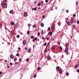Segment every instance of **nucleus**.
I'll use <instances>...</instances> for the list:
<instances>
[{
	"label": "nucleus",
	"mask_w": 79,
	"mask_h": 79,
	"mask_svg": "<svg viewBox=\"0 0 79 79\" xmlns=\"http://www.w3.org/2000/svg\"><path fill=\"white\" fill-rule=\"evenodd\" d=\"M26 60L27 62H29V58H28L26 59Z\"/></svg>",
	"instance_id": "obj_19"
},
{
	"label": "nucleus",
	"mask_w": 79,
	"mask_h": 79,
	"mask_svg": "<svg viewBox=\"0 0 79 79\" xmlns=\"http://www.w3.org/2000/svg\"><path fill=\"white\" fill-rule=\"evenodd\" d=\"M46 45H47V43L46 42L44 44V46H45Z\"/></svg>",
	"instance_id": "obj_29"
},
{
	"label": "nucleus",
	"mask_w": 79,
	"mask_h": 79,
	"mask_svg": "<svg viewBox=\"0 0 79 79\" xmlns=\"http://www.w3.org/2000/svg\"><path fill=\"white\" fill-rule=\"evenodd\" d=\"M67 24L68 26H70V23L69 22H68L67 23Z\"/></svg>",
	"instance_id": "obj_20"
},
{
	"label": "nucleus",
	"mask_w": 79,
	"mask_h": 79,
	"mask_svg": "<svg viewBox=\"0 0 79 79\" xmlns=\"http://www.w3.org/2000/svg\"><path fill=\"white\" fill-rule=\"evenodd\" d=\"M59 73H62V69H60L59 71Z\"/></svg>",
	"instance_id": "obj_16"
},
{
	"label": "nucleus",
	"mask_w": 79,
	"mask_h": 79,
	"mask_svg": "<svg viewBox=\"0 0 79 79\" xmlns=\"http://www.w3.org/2000/svg\"><path fill=\"white\" fill-rule=\"evenodd\" d=\"M26 44V40H23V45H24Z\"/></svg>",
	"instance_id": "obj_4"
},
{
	"label": "nucleus",
	"mask_w": 79,
	"mask_h": 79,
	"mask_svg": "<svg viewBox=\"0 0 79 79\" xmlns=\"http://www.w3.org/2000/svg\"><path fill=\"white\" fill-rule=\"evenodd\" d=\"M37 35H38V36H39V35H40V33L38 32L37 33Z\"/></svg>",
	"instance_id": "obj_36"
},
{
	"label": "nucleus",
	"mask_w": 79,
	"mask_h": 79,
	"mask_svg": "<svg viewBox=\"0 0 79 79\" xmlns=\"http://www.w3.org/2000/svg\"><path fill=\"white\" fill-rule=\"evenodd\" d=\"M49 45H50V44H49V43H48L46 45V47H48L49 46Z\"/></svg>",
	"instance_id": "obj_27"
},
{
	"label": "nucleus",
	"mask_w": 79,
	"mask_h": 79,
	"mask_svg": "<svg viewBox=\"0 0 79 79\" xmlns=\"http://www.w3.org/2000/svg\"><path fill=\"white\" fill-rule=\"evenodd\" d=\"M37 38L36 37H35V38L34 39V40H37Z\"/></svg>",
	"instance_id": "obj_39"
},
{
	"label": "nucleus",
	"mask_w": 79,
	"mask_h": 79,
	"mask_svg": "<svg viewBox=\"0 0 79 79\" xmlns=\"http://www.w3.org/2000/svg\"><path fill=\"white\" fill-rule=\"evenodd\" d=\"M18 50H21V48H18Z\"/></svg>",
	"instance_id": "obj_51"
},
{
	"label": "nucleus",
	"mask_w": 79,
	"mask_h": 79,
	"mask_svg": "<svg viewBox=\"0 0 79 79\" xmlns=\"http://www.w3.org/2000/svg\"><path fill=\"white\" fill-rule=\"evenodd\" d=\"M16 56H19V53H17L16 54Z\"/></svg>",
	"instance_id": "obj_31"
},
{
	"label": "nucleus",
	"mask_w": 79,
	"mask_h": 79,
	"mask_svg": "<svg viewBox=\"0 0 79 79\" xmlns=\"http://www.w3.org/2000/svg\"><path fill=\"white\" fill-rule=\"evenodd\" d=\"M19 61H21V59H19Z\"/></svg>",
	"instance_id": "obj_46"
},
{
	"label": "nucleus",
	"mask_w": 79,
	"mask_h": 79,
	"mask_svg": "<svg viewBox=\"0 0 79 79\" xmlns=\"http://www.w3.org/2000/svg\"><path fill=\"white\" fill-rule=\"evenodd\" d=\"M68 51V48H66L65 49V52L67 53Z\"/></svg>",
	"instance_id": "obj_3"
},
{
	"label": "nucleus",
	"mask_w": 79,
	"mask_h": 79,
	"mask_svg": "<svg viewBox=\"0 0 79 79\" xmlns=\"http://www.w3.org/2000/svg\"><path fill=\"white\" fill-rule=\"evenodd\" d=\"M40 3H41V5H43V4H44V1H41L40 2Z\"/></svg>",
	"instance_id": "obj_24"
},
{
	"label": "nucleus",
	"mask_w": 79,
	"mask_h": 79,
	"mask_svg": "<svg viewBox=\"0 0 79 79\" xmlns=\"http://www.w3.org/2000/svg\"><path fill=\"white\" fill-rule=\"evenodd\" d=\"M14 24H15V23H14V22H10V25L11 26H13V25H14Z\"/></svg>",
	"instance_id": "obj_9"
},
{
	"label": "nucleus",
	"mask_w": 79,
	"mask_h": 79,
	"mask_svg": "<svg viewBox=\"0 0 79 79\" xmlns=\"http://www.w3.org/2000/svg\"><path fill=\"white\" fill-rule=\"evenodd\" d=\"M4 62H5V63H7V61L6 60H5Z\"/></svg>",
	"instance_id": "obj_45"
},
{
	"label": "nucleus",
	"mask_w": 79,
	"mask_h": 79,
	"mask_svg": "<svg viewBox=\"0 0 79 79\" xmlns=\"http://www.w3.org/2000/svg\"><path fill=\"white\" fill-rule=\"evenodd\" d=\"M59 68H60V67H59L58 66H57L56 67V70H59Z\"/></svg>",
	"instance_id": "obj_17"
},
{
	"label": "nucleus",
	"mask_w": 79,
	"mask_h": 79,
	"mask_svg": "<svg viewBox=\"0 0 79 79\" xmlns=\"http://www.w3.org/2000/svg\"><path fill=\"white\" fill-rule=\"evenodd\" d=\"M24 17H27V13L26 12H25L23 14Z\"/></svg>",
	"instance_id": "obj_2"
},
{
	"label": "nucleus",
	"mask_w": 79,
	"mask_h": 79,
	"mask_svg": "<svg viewBox=\"0 0 79 79\" xmlns=\"http://www.w3.org/2000/svg\"><path fill=\"white\" fill-rule=\"evenodd\" d=\"M10 58L11 59L13 58V55H11L10 56Z\"/></svg>",
	"instance_id": "obj_18"
},
{
	"label": "nucleus",
	"mask_w": 79,
	"mask_h": 79,
	"mask_svg": "<svg viewBox=\"0 0 79 79\" xmlns=\"http://www.w3.org/2000/svg\"><path fill=\"white\" fill-rule=\"evenodd\" d=\"M58 44L59 45H60V42H58Z\"/></svg>",
	"instance_id": "obj_52"
},
{
	"label": "nucleus",
	"mask_w": 79,
	"mask_h": 79,
	"mask_svg": "<svg viewBox=\"0 0 79 79\" xmlns=\"http://www.w3.org/2000/svg\"><path fill=\"white\" fill-rule=\"evenodd\" d=\"M42 17H43V18H45V16H44V15H43L42 16Z\"/></svg>",
	"instance_id": "obj_58"
},
{
	"label": "nucleus",
	"mask_w": 79,
	"mask_h": 79,
	"mask_svg": "<svg viewBox=\"0 0 79 79\" xmlns=\"http://www.w3.org/2000/svg\"><path fill=\"white\" fill-rule=\"evenodd\" d=\"M17 60V58H15L14 60V61H16Z\"/></svg>",
	"instance_id": "obj_33"
},
{
	"label": "nucleus",
	"mask_w": 79,
	"mask_h": 79,
	"mask_svg": "<svg viewBox=\"0 0 79 79\" xmlns=\"http://www.w3.org/2000/svg\"><path fill=\"white\" fill-rule=\"evenodd\" d=\"M6 2V0L3 1L2 2V7L4 8H6L7 5Z\"/></svg>",
	"instance_id": "obj_1"
},
{
	"label": "nucleus",
	"mask_w": 79,
	"mask_h": 79,
	"mask_svg": "<svg viewBox=\"0 0 79 79\" xmlns=\"http://www.w3.org/2000/svg\"><path fill=\"white\" fill-rule=\"evenodd\" d=\"M33 27H35L36 26H35V25H33V26H32Z\"/></svg>",
	"instance_id": "obj_35"
},
{
	"label": "nucleus",
	"mask_w": 79,
	"mask_h": 79,
	"mask_svg": "<svg viewBox=\"0 0 79 79\" xmlns=\"http://www.w3.org/2000/svg\"><path fill=\"white\" fill-rule=\"evenodd\" d=\"M31 39H34V36H31Z\"/></svg>",
	"instance_id": "obj_32"
},
{
	"label": "nucleus",
	"mask_w": 79,
	"mask_h": 79,
	"mask_svg": "<svg viewBox=\"0 0 79 79\" xmlns=\"http://www.w3.org/2000/svg\"><path fill=\"white\" fill-rule=\"evenodd\" d=\"M59 48L60 49L61 51H62V50H63V48H62V47H61V46H60Z\"/></svg>",
	"instance_id": "obj_23"
},
{
	"label": "nucleus",
	"mask_w": 79,
	"mask_h": 79,
	"mask_svg": "<svg viewBox=\"0 0 79 79\" xmlns=\"http://www.w3.org/2000/svg\"><path fill=\"white\" fill-rule=\"evenodd\" d=\"M25 49L26 50H27V48H26Z\"/></svg>",
	"instance_id": "obj_59"
},
{
	"label": "nucleus",
	"mask_w": 79,
	"mask_h": 79,
	"mask_svg": "<svg viewBox=\"0 0 79 79\" xmlns=\"http://www.w3.org/2000/svg\"><path fill=\"white\" fill-rule=\"evenodd\" d=\"M44 31L43 30H42L41 31V34H42L44 35V34H45V31H44Z\"/></svg>",
	"instance_id": "obj_11"
},
{
	"label": "nucleus",
	"mask_w": 79,
	"mask_h": 79,
	"mask_svg": "<svg viewBox=\"0 0 79 79\" xmlns=\"http://www.w3.org/2000/svg\"><path fill=\"white\" fill-rule=\"evenodd\" d=\"M66 13H68V12H69V10H66Z\"/></svg>",
	"instance_id": "obj_47"
},
{
	"label": "nucleus",
	"mask_w": 79,
	"mask_h": 79,
	"mask_svg": "<svg viewBox=\"0 0 79 79\" xmlns=\"http://www.w3.org/2000/svg\"><path fill=\"white\" fill-rule=\"evenodd\" d=\"M68 18H66V19H65V20L66 21H68Z\"/></svg>",
	"instance_id": "obj_41"
},
{
	"label": "nucleus",
	"mask_w": 79,
	"mask_h": 79,
	"mask_svg": "<svg viewBox=\"0 0 79 79\" xmlns=\"http://www.w3.org/2000/svg\"><path fill=\"white\" fill-rule=\"evenodd\" d=\"M74 22V20L73 19H71V20L70 21V23L71 24H73Z\"/></svg>",
	"instance_id": "obj_10"
},
{
	"label": "nucleus",
	"mask_w": 79,
	"mask_h": 79,
	"mask_svg": "<svg viewBox=\"0 0 79 79\" xmlns=\"http://www.w3.org/2000/svg\"><path fill=\"white\" fill-rule=\"evenodd\" d=\"M77 73H79V69H78L77 70Z\"/></svg>",
	"instance_id": "obj_54"
},
{
	"label": "nucleus",
	"mask_w": 79,
	"mask_h": 79,
	"mask_svg": "<svg viewBox=\"0 0 79 79\" xmlns=\"http://www.w3.org/2000/svg\"><path fill=\"white\" fill-rule=\"evenodd\" d=\"M51 57H50V56H47V59L48 60H50V59H51Z\"/></svg>",
	"instance_id": "obj_7"
},
{
	"label": "nucleus",
	"mask_w": 79,
	"mask_h": 79,
	"mask_svg": "<svg viewBox=\"0 0 79 79\" xmlns=\"http://www.w3.org/2000/svg\"><path fill=\"white\" fill-rule=\"evenodd\" d=\"M32 10H37V8H36L35 7L34 8L32 9Z\"/></svg>",
	"instance_id": "obj_26"
},
{
	"label": "nucleus",
	"mask_w": 79,
	"mask_h": 79,
	"mask_svg": "<svg viewBox=\"0 0 79 79\" xmlns=\"http://www.w3.org/2000/svg\"><path fill=\"white\" fill-rule=\"evenodd\" d=\"M48 2V0H45V2Z\"/></svg>",
	"instance_id": "obj_48"
},
{
	"label": "nucleus",
	"mask_w": 79,
	"mask_h": 79,
	"mask_svg": "<svg viewBox=\"0 0 79 79\" xmlns=\"http://www.w3.org/2000/svg\"><path fill=\"white\" fill-rule=\"evenodd\" d=\"M50 28H48V31H50Z\"/></svg>",
	"instance_id": "obj_57"
},
{
	"label": "nucleus",
	"mask_w": 79,
	"mask_h": 79,
	"mask_svg": "<svg viewBox=\"0 0 79 79\" xmlns=\"http://www.w3.org/2000/svg\"><path fill=\"white\" fill-rule=\"evenodd\" d=\"M73 16L75 17L76 16V14H74L73 15Z\"/></svg>",
	"instance_id": "obj_44"
},
{
	"label": "nucleus",
	"mask_w": 79,
	"mask_h": 79,
	"mask_svg": "<svg viewBox=\"0 0 79 79\" xmlns=\"http://www.w3.org/2000/svg\"><path fill=\"white\" fill-rule=\"evenodd\" d=\"M45 39V38L44 37H42V39H43H43Z\"/></svg>",
	"instance_id": "obj_50"
},
{
	"label": "nucleus",
	"mask_w": 79,
	"mask_h": 79,
	"mask_svg": "<svg viewBox=\"0 0 79 79\" xmlns=\"http://www.w3.org/2000/svg\"><path fill=\"white\" fill-rule=\"evenodd\" d=\"M67 22H68V20H66L65 21V22L67 23Z\"/></svg>",
	"instance_id": "obj_60"
},
{
	"label": "nucleus",
	"mask_w": 79,
	"mask_h": 79,
	"mask_svg": "<svg viewBox=\"0 0 79 79\" xmlns=\"http://www.w3.org/2000/svg\"><path fill=\"white\" fill-rule=\"evenodd\" d=\"M38 6H40V5H41V4H40V3H39V4H38Z\"/></svg>",
	"instance_id": "obj_42"
},
{
	"label": "nucleus",
	"mask_w": 79,
	"mask_h": 79,
	"mask_svg": "<svg viewBox=\"0 0 79 79\" xmlns=\"http://www.w3.org/2000/svg\"><path fill=\"white\" fill-rule=\"evenodd\" d=\"M19 25H18V24H17L16 25V28H18V27H19Z\"/></svg>",
	"instance_id": "obj_21"
},
{
	"label": "nucleus",
	"mask_w": 79,
	"mask_h": 79,
	"mask_svg": "<svg viewBox=\"0 0 79 79\" xmlns=\"http://www.w3.org/2000/svg\"><path fill=\"white\" fill-rule=\"evenodd\" d=\"M27 34L28 35H29V34H30V32L29 31H27Z\"/></svg>",
	"instance_id": "obj_25"
},
{
	"label": "nucleus",
	"mask_w": 79,
	"mask_h": 79,
	"mask_svg": "<svg viewBox=\"0 0 79 79\" xmlns=\"http://www.w3.org/2000/svg\"><path fill=\"white\" fill-rule=\"evenodd\" d=\"M15 64H18V62H15Z\"/></svg>",
	"instance_id": "obj_64"
},
{
	"label": "nucleus",
	"mask_w": 79,
	"mask_h": 79,
	"mask_svg": "<svg viewBox=\"0 0 79 79\" xmlns=\"http://www.w3.org/2000/svg\"><path fill=\"white\" fill-rule=\"evenodd\" d=\"M13 12V10H10V13H12Z\"/></svg>",
	"instance_id": "obj_22"
},
{
	"label": "nucleus",
	"mask_w": 79,
	"mask_h": 79,
	"mask_svg": "<svg viewBox=\"0 0 79 79\" xmlns=\"http://www.w3.org/2000/svg\"><path fill=\"white\" fill-rule=\"evenodd\" d=\"M44 52H45L46 53L47 52V49L46 48H45L44 50Z\"/></svg>",
	"instance_id": "obj_30"
},
{
	"label": "nucleus",
	"mask_w": 79,
	"mask_h": 79,
	"mask_svg": "<svg viewBox=\"0 0 79 79\" xmlns=\"http://www.w3.org/2000/svg\"><path fill=\"white\" fill-rule=\"evenodd\" d=\"M77 24H79V20H77Z\"/></svg>",
	"instance_id": "obj_43"
},
{
	"label": "nucleus",
	"mask_w": 79,
	"mask_h": 79,
	"mask_svg": "<svg viewBox=\"0 0 79 79\" xmlns=\"http://www.w3.org/2000/svg\"><path fill=\"white\" fill-rule=\"evenodd\" d=\"M28 26L30 27V26L29 25V24H28Z\"/></svg>",
	"instance_id": "obj_56"
},
{
	"label": "nucleus",
	"mask_w": 79,
	"mask_h": 79,
	"mask_svg": "<svg viewBox=\"0 0 79 79\" xmlns=\"http://www.w3.org/2000/svg\"><path fill=\"white\" fill-rule=\"evenodd\" d=\"M31 50L30 49H29L28 50V53H31Z\"/></svg>",
	"instance_id": "obj_14"
},
{
	"label": "nucleus",
	"mask_w": 79,
	"mask_h": 79,
	"mask_svg": "<svg viewBox=\"0 0 79 79\" xmlns=\"http://www.w3.org/2000/svg\"><path fill=\"white\" fill-rule=\"evenodd\" d=\"M69 46V43H67L65 44V46L66 48H68V47Z\"/></svg>",
	"instance_id": "obj_5"
},
{
	"label": "nucleus",
	"mask_w": 79,
	"mask_h": 79,
	"mask_svg": "<svg viewBox=\"0 0 79 79\" xmlns=\"http://www.w3.org/2000/svg\"><path fill=\"white\" fill-rule=\"evenodd\" d=\"M55 48V45H54L52 46L51 48V50H53V49Z\"/></svg>",
	"instance_id": "obj_8"
},
{
	"label": "nucleus",
	"mask_w": 79,
	"mask_h": 79,
	"mask_svg": "<svg viewBox=\"0 0 79 79\" xmlns=\"http://www.w3.org/2000/svg\"><path fill=\"white\" fill-rule=\"evenodd\" d=\"M2 74V72H0V74Z\"/></svg>",
	"instance_id": "obj_53"
},
{
	"label": "nucleus",
	"mask_w": 79,
	"mask_h": 79,
	"mask_svg": "<svg viewBox=\"0 0 79 79\" xmlns=\"http://www.w3.org/2000/svg\"><path fill=\"white\" fill-rule=\"evenodd\" d=\"M55 8L56 10H57V7H56Z\"/></svg>",
	"instance_id": "obj_61"
},
{
	"label": "nucleus",
	"mask_w": 79,
	"mask_h": 79,
	"mask_svg": "<svg viewBox=\"0 0 79 79\" xmlns=\"http://www.w3.org/2000/svg\"><path fill=\"white\" fill-rule=\"evenodd\" d=\"M75 67H76V68H77V65H76L75 66Z\"/></svg>",
	"instance_id": "obj_63"
},
{
	"label": "nucleus",
	"mask_w": 79,
	"mask_h": 79,
	"mask_svg": "<svg viewBox=\"0 0 79 79\" xmlns=\"http://www.w3.org/2000/svg\"><path fill=\"white\" fill-rule=\"evenodd\" d=\"M40 67L37 68V70H40Z\"/></svg>",
	"instance_id": "obj_34"
},
{
	"label": "nucleus",
	"mask_w": 79,
	"mask_h": 79,
	"mask_svg": "<svg viewBox=\"0 0 79 79\" xmlns=\"http://www.w3.org/2000/svg\"><path fill=\"white\" fill-rule=\"evenodd\" d=\"M51 27V29H53L55 28V25H52Z\"/></svg>",
	"instance_id": "obj_12"
},
{
	"label": "nucleus",
	"mask_w": 79,
	"mask_h": 79,
	"mask_svg": "<svg viewBox=\"0 0 79 79\" xmlns=\"http://www.w3.org/2000/svg\"><path fill=\"white\" fill-rule=\"evenodd\" d=\"M35 40L34 39H33L32 40L33 42H35Z\"/></svg>",
	"instance_id": "obj_49"
},
{
	"label": "nucleus",
	"mask_w": 79,
	"mask_h": 79,
	"mask_svg": "<svg viewBox=\"0 0 79 79\" xmlns=\"http://www.w3.org/2000/svg\"><path fill=\"white\" fill-rule=\"evenodd\" d=\"M48 35H52V32L50 31L48 33Z\"/></svg>",
	"instance_id": "obj_6"
},
{
	"label": "nucleus",
	"mask_w": 79,
	"mask_h": 79,
	"mask_svg": "<svg viewBox=\"0 0 79 79\" xmlns=\"http://www.w3.org/2000/svg\"><path fill=\"white\" fill-rule=\"evenodd\" d=\"M10 65H11V66H12V65H13V63L12 62H10Z\"/></svg>",
	"instance_id": "obj_40"
},
{
	"label": "nucleus",
	"mask_w": 79,
	"mask_h": 79,
	"mask_svg": "<svg viewBox=\"0 0 79 79\" xmlns=\"http://www.w3.org/2000/svg\"><path fill=\"white\" fill-rule=\"evenodd\" d=\"M36 77V75H34V77Z\"/></svg>",
	"instance_id": "obj_55"
},
{
	"label": "nucleus",
	"mask_w": 79,
	"mask_h": 79,
	"mask_svg": "<svg viewBox=\"0 0 79 79\" xmlns=\"http://www.w3.org/2000/svg\"><path fill=\"white\" fill-rule=\"evenodd\" d=\"M7 68H10V66H8V65L7 66Z\"/></svg>",
	"instance_id": "obj_62"
},
{
	"label": "nucleus",
	"mask_w": 79,
	"mask_h": 79,
	"mask_svg": "<svg viewBox=\"0 0 79 79\" xmlns=\"http://www.w3.org/2000/svg\"><path fill=\"white\" fill-rule=\"evenodd\" d=\"M61 22H59L58 23V25L60 26H61Z\"/></svg>",
	"instance_id": "obj_13"
},
{
	"label": "nucleus",
	"mask_w": 79,
	"mask_h": 79,
	"mask_svg": "<svg viewBox=\"0 0 79 79\" xmlns=\"http://www.w3.org/2000/svg\"><path fill=\"white\" fill-rule=\"evenodd\" d=\"M65 74H66L67 76H68L69 75V73H68V72L66 73Z\"/></svg>",
	"instance_id": "obj_28"
},
{
	"label": "nucleus",
	"mask_w": 79,
	"mask_h": 79,
	"mask_svg": "<svg viewBox=\"0 0 79 79\" xmlns=\"http://www.w3.org/2000/svg\"><path fill=\"white\" fill-rule=\"evenodd\" d=\"M17 38H19V35H17Z\"/></svg>",
	"instance_id": "obj_37"
},
{
	"label": "nucleus",
	"mask_w": 79,
	"mask_h": 79,
	"mask_svg": "<svg viewBox=\"0 0 79 79\" xmlns=\"http://www.w3.org/2000/svg\"><path fill=\"white\" fill-rule=\"evenodd\" d=\"M44 26V23H41V27H43Z\"/></svg>",
	"instance_id": "obj_15"
},
{
	"label": "nucleus",
	"mask_w": 79,
	"mask_h": 79,
	"mask_svg": "<svg viewBox=\"0 0 79 79\" xmlns=\"http://www.w3.org/2000/svg\"><path fill=\"white\" fill-rule=\"evenodd\" d=\"M49 39H50V38H49L48 37H47V40H49Z\"/></svg>",
	"instance_id": "obj_38"
}]
</instances>
